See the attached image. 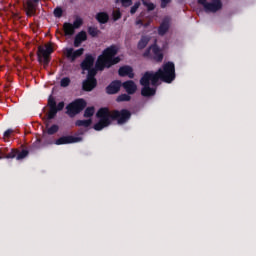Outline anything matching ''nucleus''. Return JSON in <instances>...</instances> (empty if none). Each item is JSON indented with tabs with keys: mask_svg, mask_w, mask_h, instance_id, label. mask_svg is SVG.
Wrapping results in <instances>:
<instances>
[{
	"mask_svg": "<svg viewBox=\"0 0 256 256\" xmlns=\"http://www.w3.org/2000/svg\"><path fill=\"white\" fill-rule=\"evenodd\" d=\"M142 23L141 20L136 21V25H142Z\"/></svg>",
	"mask_w": 256,
	"mask_h": 256,
	"instance_id": "nucleus-41",
	"label": "nucleus"
},
{
	"mask_svg": "<svg viewBox=\"0 0 256 256\" xmlns=\"http://www.w3.org/2000/svg\"><path fill=\"white\" fill-rule=\"evenodd\" d=\"M83 53H85L84 48H79L78 50H74L73 48H66L64 51V55H66L67 59H69L71 63H74L76 59H79Z\"/></svg>",
	"mask_w": 256,
	"mask_h": 256,
	"instance_id": "nucleus-8",
	"label": "nucleus"
},
{
	"mask_svg": "<svg viewBox=\"0 0 256 256\" xmlns=\"http://www.w3.org/2000/svg\"><path fill=\"white\" fill-rule=\"evenodd\" d=\"M123 7H130V5L133 3L131 0H120Z\"/></svg>",
	"mask_w": 256,
	"mask_h": 256,
	"instance_id": "nucleus-37",
	"label": "nucleus"
},
{
	"mask_svg": "<svg viewBox=\"0 0 256 256\" xmlns=\"http://www.w3.org/2000/svg\"><path fill=\"white\" fill-rule=\"evenodd\" d=\"M51 53H53V47L47 46L46 48L43 46H39L37 50V57L39 63H43L44 67H48L49 63H51Z\"/></svg>",
	"mask_w": 256,
	"mask_h": 256,
	"instance_id": "nucleus-6",
	"label": "nucleus"
},
{
	"mask_svg": "<svg viewBox=\"0 0 256 256\" xmlns=\"http://www.w3.org/2000/svg\"><path fill=\"white\" fill-rule=\"evenodd\" d=\"M120 62H121V58L119 56L106 58V63H108V68L111 67L112 65H117V63H120Z\"/></svg>",
	"mask_w": 256,
	"mask_h": 256,
	"instance_id": "nucleus-25",
	"label": "nucleus"
},
{
	"mask_svg": "<svg viewBox=\"0 0 256 256\" xmlns=\"http://www.w3.org/2000/svg\"><path fill=\"white\" fill-rule=\"evenodd\" d=\"M140 85H142L141 96L142 97H153L157 90L155 88H151L150 85H153V77L151 76V72L147 71L140 79Z\"/></svg>",
	"mask_w": 256,
	"mask_h": 256,
	"instance_id": "nucleus-3",
	"label": "nucleus"
},
{
	"mask_svg": "<svg viewBox=\"0 0 256 256\" xmlns=\"http://www.w3.org/2000/svg\"><path fill=\"white\" fill-rule=\"evenodd\" d=\"M140 6H141V3L136 2V3L131 7L130 13H131L132 15L135 14V13H137V9H139Z\"/></svg>",
	"mask_w": 256,
	"mask_h": 256,
	"instance_id": "nucleus-35",
	"label": "nucleus"
},
{
	"mask_svg": "<svg viewBox=\"0 0 256 256\" xmlns=\"http://www.w3.org/2000/svg\"><path fill=\"white\" fill-rule=\"evenodd\" d=\"M107 58H102V56L98 57V60L96 61L95 64V68L96 71H103V69H105V67H107V69H109V64L106 63Z\"/></svg>",
	"mask_w": 256,
	"mask_h": 256,
	"instance_id": "nucleus-18",
	"label": "nucleus"
},
{
	"mask_svg": "<svg viewBox=\"0 0 256 256\" xmlns=\"http://www.w3.org/2000/svg\"><path fill=\"white\" fill-rule=\"evenodd\" d=\"M98 23L105 24L109 21V14L107 12H99L96 14Z\"/></svg>",
	"mask_w": 256,
	"mask_h": 256,
	"instance_id": "nucleus-21",
	"label": "nucleus"
},
{
	"mask_svg": "<svg viewBox=\"0 0 256 256\" xmlns=\"http://www.w3.org/2000/svg\"><path fill=\"white\" fill-rule=\"evenodd\" d=\"M91 123H93V120H77L75 122L76 127H91Z\"/></svg>",
	"mask_w": 256,
	"mask_h": 256,
	"instance_id": "nucleus-23",
	"label": "nucleus"
},
{
	"mask_svg": "<svg viewBox=\"0 0 256 256\" xmlns=\"http://www.w3.org/2000/svg\"><path fill=\"white\" fill-rule=\"evenodd\" d=\"M121 87H122L121 81L114 80L106 87V93L107 95H117V93L121 91Z\"/></svg>",
	"mask_w": 256,
	"mask_h": 256,
	"instance_id": "nucleus-11",
	"label": "nucleus"
},
{
	"mask_svg": "<svg viewBox=\"0 0 256 256\" xmlns=\"http://www.w3.org/2000/svg\"><path fill=\"white\" fill-rule=\"evenodd\" d=\"M142 3L145 7H147L148 11H153V9H155V4L149 2L148 0H143Z\"/></svg>",
	"mask_w": 256,
	"mask_h": 256,
	"instance_id": "nucleus-34",
	"label": "nucleus"
},
{
	"mask_svg": "<svg viewBox=\"0 0 256 256\" xmlns=\"http://www.w3.org/2000/svg\"><path fill=\"white\" fill-rule=\"evenodd\" d=\"M65 35H72L71 33H65Z\"/></svg>",
	"mask_w": 256,
	"mask_h": 256,
	"instance_id": "nucleus-43",
	"label": "nucleus"
},
{
	"mask_svg": "<svg viewBox=\"0 0 256 256\" xmlns=\"http://www.w3.org/2000/svg\"><path fill=\"white\" fill-rule=\"evenodd\" d=\"M81 25H83V19L76 18V20L73 22V24L64 23L63 29H64L65 33H73L75 31V29H79V27H81Z\"/></svg>",
	"mask_w": 256,
	"mask_h": 256,
	"instance_id": "nucleus-12",
	"label": "nucleus"
},
{
	"mask_svg": "<svg viewBox=\"0 0 256 256\" xmlns=\"http://www.w3.org/2000/svg\"><path fill=\"white\" fill-rule=\"evenodd\" d=\"M118 52L119 48H117V46L115 45H112L103 51L102 58L111 59L112 57H115V55H117Z\"/></svg>",
	"mask_w": 256,
	"mask_h": 256,
	"instance_id": "nucleus-16",
	"label": "nucleus"
},
{
	"mask_svg": "<svg viewBox=\"0 0 256 256\" xmlns=\"http://www.w3.org/2000/svg\"><path fill=\"white\" fill-rule=\"evenodd\" d=\"M48 107L49 109H57V102L55 101V98L51 95L48 98Z\"/></svg>",
	"mask_w": 256,
	"mask_h": 256,
	"instance_id": "nucleus-29",
	"label": "nucleus"
},
{
	"mask_svg": "<svg viewBox=\"0 0 256 256\" xmlns=\"http://www.w3.org/2000/svg\"><path fill=\"white\" fill-rule=\"evenodd\" d=\"M117 103H123L124 101H131V94H121L116 99Z\"/></svg>",
	"mask_w": 256,
	"mask_h": 256,
	"instance_id": "nucleus-27",
	"label": "nucleus"
},
{
	"mask_svg": "<svg viewBox=\"0 0 256 256\" xmlns=\"http://www.w3.org/2000/svg\"><path fill=\"white\" fill-rule=\"evenodd\" d=\"M11 133H13V130L8 129L4 132V139H9L11 137Z\"/></svg>",
	"mask_w": 256,
	"mask_h": 256,
	"instance_id": "nucleus-38",
	"label": "nucleus"
},
{
	"mask_svg": "<svg viewBox=\"0 0 256 256\" xmlns=\"http://www.w3.org/2000/svg\"><path fill=\"white\" fill-rule=\"evenodd\" d=\"M95 87H97V81H93V80H89L86 79L83 81L82 83V89L83 91H93V89H95Z\"/></svg>",
	"mask_w": 256,
	"mask_h": 256,
	"instance_id": "nucleus-19",
	"label": "nucleus"
},
{
	"mask_svg": "<svg viewBox=\"0 0 256 256\" xmlns=\"http://www.w3.org/2000/svg\"><path fill=\"white\" fill-rule=\"evenodd\" d=\"M83 41H87V33H78L74 39V47H81Z\"/></svg>",
	"mask_w": 256,
	"mask_h": 256,
	"instance_id": "nucleus-20",
	"label": "nucleus"
},
{
	"mask_svg": "<svg viewBox=\"0 0 256 256\" xmlns=\"http://www.w3.org/2000/svg\"><path fill=\"white\" fill-rule=\"evenodd\" d=\"M149 41H151V37L149 36H142L140 41L138 42V49H145L147 45H149Z\"/></svg>",
	"mask_w": 256,
	"mask_h": 256,
	"instance_id": "nucleus-22",
	"label": "nucleus"
},
{
	"mask_svg": "<svg viewBox=\"0 0 256 256\" xmlns=\"http://www.w3.org/2000/svg\"><path fill=\"white\" fill-rule=\"evenodd\" d=\"M29 155V151L23 149L22 151H19L17 149H12L10 153L6 155V159H17V161H21L25 159Z\"/></svg>",
	"mask_w": 256,
	"mask_h": 256,
	"instance_id": "nucleus-10",
	"label": "nucleus"
},
{
	"mask_svg": "<svg viewBox=\"0 0 256 256\" xmlns=\"http://www.w3.org/2000/svg\"><path fill=\"white\" fill-rule=\"evenodd\" d=\"M63 109H65V102L63 101L57 104V108H49L48 119H55V117H57V113H59V111H63Z\"/></svg>",
	"mask_w": 256,
	"mask_h": 256,
	"instance_id": "nucleus-17",
	"label": "nucleus"
},
{
	"mask_svg": "<svg viewBox=\"0 0 256 256\" xmlns=\"http://www.w3.org/2000/svg\"><path fill=\"white\" fill-rule=\"evenodd\" d=\"M93 65H95V57L91 54H86L84 60L80 64V67L82 71H86L87 69H92Z\"/></svg>",
	"mask_w": 256,
	"mask_h": 256,
	"instance_id": "nucleus-13",
	"label": "nucleus"
},
{
	"mask_svg": "<svg viewBox=\"0 0 256 256\" xmlns=\"http://www.w3.org/2000/svg\"><path fill=\"white\" fill-rule=\"evenodd\" d=\"M95 115V107H87L84 111V117H93Z\"/></svg>",
	"mask_w": 256,
	"mask_h": 256,
	"instance_id": "nucleus-28",
	"label": "nucleus"
},
{
	"mask_svg": "<svg viewBox=\"0 0 256 256\" xmlns=\"http://www.w3.org/2000/svg\"><path fill=\"white\" fill-rule=\"evenodd\" d=\"M198 3L204 7V10L207 13H216L223 7L221 0H212L211 2H207V0H198Z\"/></svg>",
	"mask_w": 256,
	"mask_h": 256,
	"instance_id": "nucleus-7",
	"label": "nucleus"
},
{
	"mask_svg": "<svg viewBox=\"0 0 256 256\" xmlns=\"http://www.w3.org/2000/svg\"><path fill=\"white\" fill-rule=\"evenodd\" d=\"M145 59H150V61H155V63L163 62V50L157 45V42L152 44L143 53Z\"/></svg>",
	"mask_w": 256,
	"mask_h": 256,
	"instance_id": "nucleus-4",
	"label": "nucleus"
},
{
	"mask_svg": "<svg viewBox=\"0 0 256 256\" xmlns=\"http://www.w3.org/2000/svg\"><path fill=\"white\" fill-rule=\"evenodd\" d=\"M160 35H165V33H160Z\"/></svg>",
	"mask_w": 256,
	"mask_h": 256,
	"instance_id": "nucleus-44",
	"label": "nucleus"
},
{
	"mask_svg": "<svg viewBox=\"0 0 256 256\" xmlns=\"http://www.w3.org/2000/svg\"><path fill=\"white\" fill-rule=\"evenodd\" d=\"M54 15L55 17H61L63 15V10L60 7L55 8Z\"/></svg>",
	"mask_w": 256,
	"mask_h": 256,
	"instance_id": "nucleus-36",
	"label": "nucleus"
},
{
	"mask_svg": "<svg viewBox=\"0 0 256 256\" xmlns=\"http://www.w3.org/2000/svg\"><path fill=\"white\" fill-rule=\"evenodd\" d=\"M96 117L100 119L96 124H94L93 129L95 131H103L105 127H109L112 121H117L118 125H125L131 120V111L128 109L122 110H112L109 108H100L96 113Z\"/></svg>",
	"mask_w": 256,
	"mask_h": 256,
	"instance_id": "nucleus-1",
	"label": "nucleus"
},
{
	"mask_svg": "<svg viewBox=\"0 0 256 256\" xmlns=\"http://www.w3.org/2000/svg\"><path fill=\"white\" fill-rule=\"evenodd\" d=\"M82 137L62 136L55 141V145H71V143H81Z\"/></svg>",
	"mask_w": 256,
	"mask_h": 256,
	"instance_id": "nucleus-9",
	"label": "nucleus"
},
{
	"mask_svg": "<svg viewBox=\"0 0 256 256\" xmlns=\"http://www.w3.org/2000/svg\"><path fill=\"white\" fill-rule=\"evenodd\" d=\"M112 18L113 21H119V19H121V11L119 9L113 10Z\"/></svg>",
	"mask_w": 256,
	"mask_h": 256,
	"instance_id": "nucleus-32",
	"label": "nucleus"
},
{
	"mask_svg": "<svg viewBox=\"0 0 256 256\" xmlns=\"http://www.w3.org/2000/svg\"><path fill=\"white\" fill-rule=\"evenodd\" d=\"M60 85L62 87H69V85H71V79L69 77L62 78L60 81Z\"/></svg>",
	"mask_w": 256,
	"mask_h": 256,
	"instance_id": "nucleus-33",
	"label": "nucleus"
},
{
	"mask_svg": "<svg viewBox=\"0 0 256 256\" xmlns=\"http://www.w3.org/2000/svg\"><path fill=\"white\" fill-rule=\"evenodd\" d=\"M84 134H85V131H83V129L78 130V135H84Z\"/></svg>",
	"mask_w": 256,
	"mask_h": 256,
	"instance_id": "nucleus-40",
	"label": "nucleus"
},
{
	"mask_svg": "<svg viewBox=\"0 0 256 256\" xmlns=\"http://www.w3.org/2000/svg\"><path fill=\"white\" fill-rule=\"evenodd\" d=\"M122 87L128 95H135L137 93V84L133 80L123 82Z\"/></svg>",
	"mask_w": 256,
	"mask_h": 256,
	"instance_id": "nucleus-15",
	"label": "nucleus"
},
{
	"mask_svg": "<svg viewBox=\"0 0 256 256\" xmlns=\"http://www.w3.org/2000/svg\"><path fill=\"white\" fill-rule=\"evenodd\" d=\"M85 107H87L85 99L78 98L66 106V113L69 117H75V115H79Z\"/></svg>",
	"mask_w": 256,
	"mask_h": 256,
	"instance_id": "nucleus-5",
	"label": "nucleus"
},
{
	"mask_svg": "<svg viewBox=\"0 0 256 256\" xmlns=\"http://www.w3.org/2000/svg\"><path fill=\"white\" fill-rule=\"evenodd\" d=\"M152 77V87L159 85V80L163 83H173L175 81V63L166 62L157 72L149 71Z\"/></svg>",
	"mask_w": 256,
	"mask_h": 256,
	"instance_id": "nucleus-2",
	"label": "nucleus"
},
{
	"mask_svg": "<svg viewBox=\"0 0 256 256\" xmlns=\"http://www.w3.org/2000/svg\"><path fill=\"white\" fill-rule=\"evenodd\" d=\"M118 75L120 77H129V79L135 78V73L133 72V67L129 65L121 66L118 70Z\"/></svg>",
	"mask_w": 256,
	"mask_h": 256,
	"instance_id": "nucleus-14",
	"label": "nucleus"
},
{
	"mask_svg": "<svg viewBox=\"0 0 256 256\" xmlns=\"http://www.w3.org/2000/svg\"><path fill=\"white\" fill-rule=\"evenodd\" d=\"M35 11V5H33V2H27V15H33Z\"/></svg>",
	"mask_w": 256,
	"mask_h": 256,
	"instance_id": "nucleus-31",
	"label": "nucleus"
},
{
	"mask_svg": "<svg viewBox=\"0 0 256 256\" xmlns=\"http://www.w3.org/2000/svg\"><path fill=\"white\" fill-rule=\"evenodd\" d=\"M170 3H171V0H161V7L165 8Z\"/></svg>",
	"mask_w": 256,
	"mask_h": 256,
	"instance_id": "nucleus-39",
	"label": "nucleus"
},
{
	"mask_svg": "<svg viewBox=\"0 0 256 256\" xmlns=\"http://www.w3.org/2000/svg\"><path fill=\"white\" fill-rule=\"evenodd\" d=\"M170 22L169 20L164 21L159 27V33H167L169 31Z\"/></svg>",
	"mask_w": 256,
	"mask_h": 256,
	"instance_id": "nucleus-26",
	"label": "nucleus"
},
{
	"mask_svg": "<svg viewBox=\"0 0 256 256\" xmlns=\"http://www.w3.org/2000/svg\"><path fill=\"white\" fill-rule=\"evenodd\" d=\"M90 35L92 36V37H97V33H90Z\"/></svg>",
	"mask_w": 256,
	"mask_h": 256,
	"instance_id": "nucleus-42",
	"label": "nucleus"
},
{
	"mask_svg": "<svg viewBox=\"0 0 256 256\" xmlns=\"http://www.w3.org/2000/svg\"><path fill=\"white\" fill-rule=\"evenodd\" d=\"M59 131V126L57 124H53L50 128L47 129L48 135H55Z\"/></svg>",
	"mask_w": 256,
	"mask_h": 256,
	"instance_id": "nucleus-30",
	"label": "nucleus"
},
{
	"mask_svg": "<svg viewBox=\"0 0 256 256\" xmlns=\"http://www.w3.org/2000/svg\"><path fill=\"white\" fill-rule=\"evenodd\" d=\"M86 71H88V74H87V78L88 80L90 81H97V79L95 78V75H97V69L95 68H89L87 69Z\"/></svg>",
	"mask_w": 256,
	"mask_h": 256,
	"instance_id": "nucleus-24",
	"label": "nucleus"
}]
</instances>
